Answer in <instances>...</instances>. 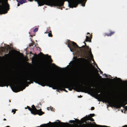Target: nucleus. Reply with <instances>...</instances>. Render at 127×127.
I'll return each mask as SVG.
<instances>
[{
    "mask_svg": "<svg viewBox=\"0 0 127 127\" xmlns=\"http://www.w3.org/2000/svg\"><path fill=\"white\" fill-rule=\"evenodd\" d=\"M0 80L3 81H0V87H3L6 86L7 87L11 83H14L17 84V87L19 88L20 86L16 83L18 81V78L10 75L9 77L4 78L0 77Z\"/></svg>",
    "mask_w": 127,
    "mask_h": 127,
    "instance_id": "f257e3e1",
    "label": "nucleus"
},
{
    "mask_svg": "<svg viewBox=\"0 0 127 127\" xmlns=\"http://www.w3.org/2000/svg\"><path fill=\"white\" fill-rule=\"evenodd\" d=\"M32 80L35 83L38 84L43 86V85L45 83L47 85V83L45 82L46 81H48V80L44 79L37 77L35 76H26L24 77L23 80V82L24 83H27L28 84H30L31 83L30 82L27 81H32Z\"/></svg>",
    "mask_w": 127,
    "mask_h": 127,
    "instance_id": "f03ea898",
    "label": "nucleus"
},
{
    "mask_svg": "<svg viewBox=\"0 0 127 127\" xmlns=\"http://www.w3.org/2000/svg\"><path fill=\"white\" fill-rule=\"evenodd\" d=\"M45 82L47 83V86L49 87H52L53 89H59L61 91L63 90L66 92H67V91L64 89L65 88V86L61 83H57L49 80H48V81H46Z\"/></svg>",
    "mask_w": 127,
    "mask_h": 127,
    "instance_id": "7ed1b4c3",
    "label": "nucleus"
},
{
    "mask_svg": "<svg viewBox=\"0 0 127 127\" xmlns=\"http://www.w3.org/2000/svg\"><path fill=\"white\" fill-rule=\"evenodd\" d=\"M103 99L106 102L111 104L113 107L117 109L120 108L123 106L122 103L119 100H114L106 97H104Z\"/></svg>",
    "mask_w": 127,
    "mask_h": 127,
    "instance_id": "20e7f679",
    "label": "nucleus"
},
{
    "mask_svg": "<svg viewBox=\"0 0 127 127\" xmlns=\"http://www.w3.org/2000/svg\"><path fill=\"white\" fill-rule=\"evenodd\" d=\"M67 46L71 52L76 51V49L78 48L81 51H83V49H81V47H79L76 43L73 41H70L67 44Z\"/></svg>",
    "mask_w": 127,
    "mask_h": 127,
    "instance_id": "39448f33",
    "label": "nucleus"
},
{
    "mask_svg": "<svg viewBox=\"0 0 127 127\" xmlns=\"http://www.w3.org/2000/svg\"><path fill=\"white\" fill-rule=\"evenodd\" d=\"M6 3L7 4V6L5 7L3 3L2 4V6L1 5V2L0 1V14L6 13L7 12V10H9V5L7 1Z\"/></svg>",
    "mask_w": 127,
    "mask_h": 127,
    "instance_id": "423d86ee",
    "label": "nucleus"
},
{
    "mask_svg": "<svg viewBox=\"0 0 127 127\" xmlns=\"http://www.w3.org/2000/svg\"><path fill=\"white\" fill-rule=\"evenodd\" d=\"M87 0H74L72 1L71 3V5L73 7H76L78 4L80 3H82L85 0V2L84 4H82V5L83 6H85V2Z\"/></svg>",
    "mask_w": 127,
    "mask_h": 127,
    "instance_id": "0eeeda50",
    "label": "nucleus"
},
{
    "mask_svg": "<svg viewBox=\"0 0 127 127\" xmlns=\"http://www.w3.org/2000/svg\"><path fill=\"white\" fill-rule=\"evenodd\" d=\"M32 113L34 115L38 114L39 115H41L44 114V112L41 111V109L39 110H37L35 108V106L33 105L32 106Z\"/></svg>",
    "mask_w": 127,
    "mask_h": 127,
    "instance_id": "6e6552de",
    "label": "nucleus"
},
{
    "mask_svg": "<svg viewBox=\"0 0 127 127\" xmlns=\"http://www.w3.org/2000/svg\"><path fill=\"white\" fill-rule=\"evenodd\" d=\"M118 80L120 81L121 85L122 87H126V104H127V80L125 81H123L120 78H118Z\"/></svg>",
    "mask_w": 127,
    "mask_h": 127,
    "instance_id": "1a4fd4ad",
    "label": "nucleus"
},
{
    "mask_svg": "<svg viewBox=\"0 0 127 127\" xmlns=\"http://www.w3.org/2000/svg\"><path fill=\"white\" fill-rule=\"evenodd\" d=\"M92 87H95L94 86L92 85L90 87H85L83 86H82V89L83 90V91L87 90L88 91H91V92H92V90H95L97 94L100 93L101 90L100 89L98 88L95 89L94 88H91Z\"/></svg>",
    "mask_w": 127,
    "mask_h": 127,
    "instance_id": "9d476101",
    "label": "nucleus"
},
{
    "mask_svg": "<svg viewBox=\"0 0 127 127\" xmlns=\"http://www.w3.org/2000/svg\"><path fill=\"white\" fill-rule=\"evenodd\" d=\"M88 120H90L92 122L94 121V120L93 118L90 116H88L87 115L81 119V121L82 124L84 122L87 124V121Z\"/></svg>",
    "mask_w": 127,
    "mask_h": 127,
    "instance_id": "9b49d317",
    "label": "nucleus"
},
{
    "mask_svg": "<svg viewBox=\"0 0 127 127\" xmlns=\"http://www.w3.org/2000/svg\"><path fill=\"white\" fill-rule=\"evenodd\" d=\"M66 88H68V89L69 91H72V89L76 90L77 88L76 82L75 80L74 81L73 83L71 86L69 85L68 87H66Z\"/></svg>",
    "mask_w": 127,
    "mask_h": 127,
    "instance_id": "f8f14e48",
    "label": "nucleus"
},
{
    "mask_svg": "<svg viewBox=\"0 0 127 127\" xmlns=\"http://www.w3.org/2000/svg\"><path fill=\"white\" fill-rule=\"evenodd\" d=\"M109 32H110L109 33H105L103 34V36L104 37H105L106 36H111L115 33V31H112L110 30H109Z\"/></svg>",
    "mask_w": 127,
    "mask_h": 127,
    "instance_id": "ddd939ff",
    "label": "nucleus"
},
{
    "mask_svg": "<svg viewBox=\"0 0 127 127\" xmlns=\"http://www.w3.org/2000/svg\"><path fill=\"white\" fill-rule=\"evenodd\" d=\"M89 34V36H86V39L85 40V41L87 42L88 41H89L90 42H91V38H92V37H90L91 36V35L90 34L89 32H88L87 34Z\"/></svg>",
    "mask_w": 127,
    "mask_h": 127,
    "instance_id": "4468645a",
    "label": "nucleus"
},
{
    "mask_svg": "<svg viewBox=\"0 0 127 127\" xmlns=\"http://www.w3.org/2000/svg\"><path fill=\"white\" fill-rule=\"evenodd\" d=\"M34 56H36L35 57H33L32 59V62L33 61H35L37 58V55L34 54Z\"/></svg>",
    "mask_w": 127,
    "mask_h": 127,
    "instance_id": "2eb2a0df",
    "label": "nucleus"
},
{
    "mask_svg": "<svg viewBox=\"0 0 127 127\" xmlns=\"http://www.w3.org/2000/svg\"><path fill=\"white\" fill-rule=\"evenodd\" d=\"M44 64L45 67L46 68H47L48 66V64L47 60H45L44 61Z\"/></svg>",
    "mask_w": 127,
    "mask_h": 127,
    "instance_id": "dca6fc26",
    "label": "nucleus"
},
{
    "mask_svg": "<svg viewBox=\"0 0 127 127\" xmlns=\"http://www.w3.org/2000/svg\"><path fill=\"white\" fill-rule=\"evenodd\" d=\"M40 54H43V55L44 56H48V58L49 59H50V61L51 62H52V59H51V56H49L48 55V54H46V55H44L43 54V53H41V52H40Z\"/></svg>",
    "mask_w": 127,
    "mask_h": 127,
    "instance_id": "f3484780",
    "label": "nucleus"
},
{
    "mask_svg": "<svg viewBox=\"0 0 127 127\" xmlns=\"http://www.w3.org/2000/svg\"><path fill=\"white\" fill-rule=\"evenodd\" d=\"M78 59L79 60H85L87 62H88V64H90L91 65H92V64H91L90 63H89L88 62V61L87 60H85V59H84V58H78Z\"/></svg>",
    "mask_w": 127,
    "mask_h": 127,
    "instance_id": "a211bd4d",
    "label": "nucleus"
},
{
    "mask_svg": "<svg viewBox=\"0 0 127 127\" xmlns=\"http://www.w3.org/2000/svg\"><path fill=\"white\" fill-rule=\"evenodd\" d=\"M84 43L85 45H83L82 46V48H85V47H86V49H89V47L88 46H87L86 45V44L85 42H84Z\"/></svg>",
    "mask_w": 127,
    "mask_h": 127,
    "instance_id": "6ab92c4d",
    "label": "nucleus"
},
{
    "mask_svg": "<svg viewBox=\"0 0 127 127\" xmlns=\"http://www.w3.org/2000/svg\"><path fill=\"white\" fill-rule=\"evenodd\" d=\"M48 36L49 37H52L53 36L52 34L51 31H49V32H48Z\"/></svg>",
    "mask_w": 127,
    "mask_h": 127,
    "instance_id": "aec40b11",
    "label": "nucleus"
},
{
    "mask_svg": "<svg viewBox=\"0 0 127 127\" xmlns=\"http://www.w3.org/2000/svg\"><path fill=\"white\" fill-rule=\"evenodd\" d=\"M89 53L91 55L92 58H93V54H92L91 49H90V50L89 51Z\"/></svg>",
    "mask_w": 127,
    "mask_h": 127,
    "instance_id": "412c9836",
    "label": "nucleus"
},
{
    "mask_svg": "<svg viewBox=\"0 0 127 127\" xmlns=\"http://www.w3.org/2000/svg\"><path fill=\"white\" fill-rule=\"evenodd\" d=\"M27 108L29 110L31 111V112L32 113V108L28 106H27Z\"/></svg>",
    "mask_w": 127,
    "mask_h": 127,
    "instance_id": "4be33fe9",
    "label": "nucleus"
},
{
    "mask_svg": "<svg viewBox=\"0 0 127 127\" xmlns=\"http://www.w3.org/2000/svg\"><path fill=\"white\" fill-rule=\"evenodd\" d=\"M50 30V27H49L47 28V30L46 31V33H47V32H49V31Z\"/></svg>",
    "mask_w": 127,
    "mask_h": 127,
    "instance_id": "5701e85b",
    "label": "nucleus"
},
{
    "mask_svg": "<svg viewBox=\"0 0 127 127\" xmlns=\"http://www.w3.org/2000/svg\"><path fill=\"white\" fill-rule=\"evenodd\" d=\"M76 122L75 120H70L69 121V122L70 123H72L75 122Z\"/></svg>",
    "mask_w": 127,
    "mask_h": 127,
    "instance_id": "b1692460",
    "label": "nucleus"
},
{
    "mask_svg": "<svg viewBox=\"0 0 127 127\" xmlns=\"http://www.w3.org/2000/svg\"><path fill=\"white\" fill-rule=\"evenodd\" d=\"M95 116V115L94 114H90V115L89 116H90V117H93L94 116Z\"/></svg>",
    "mask_w": 127,
    "mask_h": 127,
    "instance_id": "393cba45",
    "label": "nucleus"
},
{
    "mask_svg": "<svg viewBox=\"0 0 127 127\" xmlns=\"http://www.w3.org/2000/svg\"><path fill=\"white\" fill-rule=\"evenodd\" d=\"M38 30V28H36L34 29L33 31V32H37Z\"/></svg>",
    "mask_w": 127,
    "mask_h": 127,
    "instance_id": "a878e982",
    "label": "nucleus"
},
{
    "mask_svg": "<svg viewBox=\"0 0 127 127\" xmlns=\"http://www.w3.org/2000/svg\"><path fill=\"white\" fill-rule=\"evenodd\" d=\"M16 109H12V112H14L13 114H14L15 112H16Z\"/></svg>",
    "mask_w": 127,
    "mask_h": 127,
    "instance_id": "bb28decb",
    "label": "nucleus"
},
{
    "mask_svg": "<svg viewBox=\"0 0 127 127\" xmlns=\"http://www.w3.org/2000/svg\"><path fill=\"white\" fill-rule=\"evenodd\" d=\"M91 109L92 110H94L95 109V108L94 107H91Z\"/></svg>",
    "mask_w": 127,
    "mask_h": 127,
    "instance_id": "cd10ccee",
    "label": "nucleus"
},
{
    "mask_svg": "<svg viewBox=\"0 0 127 127\" xmlns=\"http://www.w3.org/2000/svg\"><path fill=\"white\" fill-rule=\"evenodd\" d=\"M74 119H75V120H76V121H78V122L80 123V120H78V119H75V118H74Z\"/></svg>",
    "mask_w": 127,
    "mask_h": 127,
    "instance_id": "c85d7f7f",
    "label": "nucleus"
},
{
    "mask_svg": "<svg viewBox=\"0 0 127 127\" xmlns=\"http://www.w3.org/2000/svg\"><path fill=\"white\" fill-rule=\"evenodd\" d=\"M124 106L125 107V111H126L127 110V106Z\"/></svg>",
    "mask_w": 127,
    "mask_h": 127,
    "instance_id": "c756f323",
    "label": "nucleus"
},
{
    "mask_svg": "<svg viewBox=\"0 0 127 127\" xmlns=\"http://www.w3.org/2000/svg\"><path fill=\"white\" fill-rule=\"evenodd\" d=\"M98 69L100 70V72L101 73V74H102L103 73V72L100 70V69L98 68Z\"/></svg>",
    "mask_w": 127,
    "mask_h": 127,
    "instance_id": "7c9ffc66",
    "label": "nucleus"
},
{
    "mask_svg": "<svg viewBox=\"0 0 127 127\" xmlns=\"http://www.w3.org/2000/svg\"><path fill=\"white\" fill-rule=\"evenodd\" d=\"M96 73L100 77V78H101V76L100 75H99V74L98 73V72H97Z\"/></svg>",
    "mask_w": 127,
    "mask_h": 127,
    "instance_id": "2f4dec72",
    "label": "nucleus"
},
{
    "mask_svg": "<svg viewBox=\"0 0 127 127\" xmlns=\"http://www.w3.org/2000/svg\"><path fill=\"white\" fill-rule=\"evenodd\" d=\"M84 55L83 54H82L81 55V56L80 57H84Z\"/></svg>",
    "mask_w": 127,
    "mask_h": 127,
    "instance_id": "473e14b6",
    "label": "nucleus"
},
{
    "mask_svg": "<svg viewBox=\"0 0 127 127\" xmlns=\"http://www.w3.org/2000/svg\"><path fill=\"white\" fill-rule=\"evenodd\" d=\"M30 82H31V83H33V80H32V81H30Z\"/></svg>",
    "mask_w": 127,
    "mask_h": 127,
    "instance_id": "72a5a7b5",
    "label": "nucleus"
},
{
    "mask_svg": "<svg viewBox=\"0 0 127 127\" xmlns=\"http://www.w3.org/2000/svg\"><path fill=\"white\" fill-rule=\"evenodd\" d=\"M6 55V56H7V57H8V56H9V54H6V55Z\"/></svg>",
    "mask_w": 127,
    "mask_h": 127,
    "instance_id": "f704fd0d",
    "label": "nucleus"
},
{
    "mask_svg": "<svg viewBox=\"0 0 127 127\" xmlns=\"http://www.w3.org/2000/svg\"><path fill=\"white\" fill-rule=\"evenodd\" d=\"M56 66V67H57L58 68H60V69H61L62 68H60V67H58V66Z\"/></svg>",
    "mask_w": 127,
    "mask_h": 127,
    "instance_id": "c9c22d12",
    "label": "nucleus"
},
{
    "mask_svg": "<svg viewBox=\"0 0 127 127\" xmlns=\"http://www.w3.org/2000/svg\"><path fill=\"white\" fill-rule=\"evenodd\" d=\"M95 65L96 67L98 68H99L97 66V65L96 64H95Z\"/></svg>",
    "mask_w": 127,
    "mask_h": 127,
    "instance_id": "e433bc0d",
    "label": "nucleus"
},
{
    "mask_svg": "<svg viewBox=\"0 0 127 127\" xmlns=\"http://www.w3.org/2000/svg\"><path fill=\"white\" fill-rule=\"evenodd\" d=\"M84 70V71L86 72V70H87V69H85V70Z\"/></svg>",
    "mask_w": 127,
    "mask_h": 127,
    "instance_id": "4c0bfd02",
    "label": "nucleus"
},
{
    "mask_svg": "<svg viewBox=\"0 0 127 127\" xmlns=\"http://www.w3.org/2000/svg\"><path fill=\"white\" fill-rule=\"evenodd\" d=\"M50 108L49 107H47V110H49Z\"/></svg>",
    "mask_w": 127,
    "mask_h": 127,
    "instance_id": "58836bf2",
    "label": "nucleus"
},
{
    "mask_svg": "<svg viewBox=\"0 0 127 127\" xmlns=\"http://www.w3.org/2000/svg\"><path fill=\"white\" fill-rule=\"evenodd\" d=\"M98 95L99 96H101V94H100Z\"/></svg>",
    "mask_w": 127,
    "mask_h": 127,
    "instance_id": "ea45409f",
    "label": "nucleus"
},
{
    "mask_svg": "<svg viewBox=\"0 0 127 127\" xmlns=\"http://www.w3.org/2000/svg\"><path fill=\"white\" fill-rule=\"evenodd\" d=\"M60 123H61V124H64V123H63V122H61Z\"/></svg>",
    "mask_w": 127,
    "mask_h": 127,
    "instance_id": "a19ab883",
    "label": "nucleus"
},
{
    "mask_svg": "<svg viewBox=\"0 0 127 127\" xmlns=\"http://www.w3.org/2000/svg\"><path fill=\"white\" fill-rule=\"evenodd\" d=\"M30 36H31V37H32L33 36H32V35H30Z\"/></svg>",
    "mask_w": 127,
    "mask_h": 127,
    "instance_id": "79ce46f5",
    "label": "nucleus"
},
{
    "mask_svg": "<svg viewBox=\"0 0 127 127\" xmlns=\"http://www.w3.org/2000/svg\"><path fill=\"white\" fill-rule=\"evenodd\" d=\"M93 61L94 62H95V61H94V59L93 60Z\"/></svg>",
    "mask_w": 127,
    "mask_h": 127,
    "instance_id": "37998d69",
    "label": "nucleus"
},
{
    "mask_svg": "<svg viewBox=\"0 0 127 127\" xmlns=\"http://www.w3.org/2000/svg\"><path fill=\"white\" fill-rule=\"evenodd\" d=\"M25 88H24L23 89H21L20 91H21V90H22L23 89H25Z\"/></svg>",
    "mask_w": 127,
    "mask_h": 127,
    "instance_id": "c03bdc74",
    "label": "nucleus"
},
{
    "mask_svg": "<svg viewBox=\"0 0 127 127\" xmlns=\"http://www.w3.org/2000/svg\"><path fill=\"white\" fill-rule=\"evenodd\" d=\"M50 109L51 110V111H52V108H50Z\"/></svg>",
    "mask_w": 127,
    "mask_h": 127,
    "instance_id": "a18cd8bd",
    "label": "nucleus"
},
{
    "mask_svg": "<svg viewBox=\"0 0 127 127\" xmlns=\"http://www.w3.org/2000/svg\"><path fill=\"white\" fill-rule=\"evenodd\" d=\"M30 54H33L32 53V52H30Z\"/></svg>",
    "mask_w": 127,
    "mask_h": 127,
    "instance_id": "49530a36",
    "label": "nucleus"
},
{
    "mask_svg": "<svg viewBox=\"0 0 127 127\" xmlns=\"http://www.w3.org/2000/svg\"><path fill=\"white\" fill-rule=\"evenodd\" d=\"M3 120H6V119H3Z\"/></svg>",
    "mask_w": 127,
    "mask_h": 127,
    "instance_id": "de8ad7c7",
    "label": "nucleus"
},
{
    "mask_svg": "<svg viewBox=\"0 0 127 127\" xmlns=\"http://www.w3.org/2000/svg\"><path fill=\"white\" fill-rule=\"evenodd\" d=\"M17 5H18V6H19V4H18Z\"/></svg>",
    "mask_w": 127,
    "mask_h": 127,
    "instance_id": "09e8293b",
    "label": "nucleus"
},
{
    "mask_svg": "<svg viewBox=\"0 0 127 127\" xmlns=\"http://www.w3.org/2000/svg\"><path fill=\"white\" fill-rule=\"evenodd\" d=\"M10 127L9 126H7V127Z\"/></svg>",
    "mask_w": 127,
    "mask_h": 127,
    "instance_id": "8fccbe9b",
    "label": "nucleus"
},
{
    "mask_svg": "<svg viewBox=\"0 0 127 127\" xmlns=\"http://www.w3.org/2000/svg\"><path fill=\"white\" fill-rule=\"evenodd\" d=\"M106 77H108V76L107 75H106Z\"/></svg>",
    "mask_w": 127,
    "mask_h": 127,
    "instance_id": "3c124183",
    "label": "nucleus"
},
{
    "mask_svg": "<svg viewBox=\"0 0 127 127\" xmlns=\"http://www.w3.org/2000/svg\"><path fill=\"white\" fill-rule=\"evenodd\" d=\"M95 70H96V71H97V69H96V68H95Z\"/></svg>",
    "mask_w": 127,
    "mask_h": 127,
    "instance_id": "603ef678",
    "label": "nucleus"
},
{
    "mask_svg": "<svg viewBox=\"0 0 127 127\" xmlns=\"http://www.w3.org/2000/svg\"><path fill=\"white\" fill-rule=\"evenodd\" d=\"M82 92H84V91H82Z\"/></svg>",
    "mask_w": 127,
    "mask_h": 127,
    "instance_id": "864d4df0",
    "label": "nucleus"
},
{
    "mask_svg": "<svg viewBox=\"0 0 127 127\" xmlns=\"http://www.w3.org/2000/svg\"><path fill=\"white\" fill-rule=\"evenodd\" d=\"M22 85V83H20V85Z\"/></svg>",
    "mask_w": 127,
    "mask_h": 127,
    "instance_id": "5fc2aeb1",
    "label": "nucleus"
},
{
    "mask_svg": "<svg viewBox=\"0 0 127 127\" xmlns=\"http://www.w3.org/2000/svg\"><path fill=\"white\" fill-rule=\"evenodd\" d=\"M82 97L80 95V97Z\"/></svg>",
    "mask_w": 127,
    "mask_h": 127,
    "instance_id": "6e6d98bb",
    "label": "nucleus"
},
{
    "mask_svg": "<svg viewBox=\"0 0 127 127\" xmlns=\"http://www.w3.org/2000/svg\"><path fill=\"white\" fill-rule=\"evenodd\" d=\"M82 97L80 95V97Z\"/></svg>",
    "mask_w": 127,
    "mask_h": 127,
    "instance_id": "4d7b16f0",
    "label": "nucleus"
},
{
    "mask_svg": "<svg viewBox=\"0 0 127 127\" xmlns=\"http://www.w3.org/2000/svg\"><path fill=\"white\" fill-rule=\"evenodd\" d=\"M27 86H28V85H27Z\"/></svg>",
    "mask_w": 127,
    "mask_h": 127,
    "instance_id": "13d9d810",
    "label": "nucleus"
},
{
    "mask_svg": "<svg viewBox=\"0 0 127 127\" xmlns=\"http://www.w3.org/2000/svg\"><path fill=\"white\" fill-rule=\"evenodd\" d=\"M94 123H95V122H94Z\"/></svg>",
    "mask_w": 127,
    "mask_h": 127,
    "instance_id": "bf43d9fd",
    "label": "nucleus"
},
{
    "mask_svg": "<svg viewBox=\"0 0 127 127\" xmlns=\"http://www.w3.org/2000/svg\"><path fill=\"white\" fill-rule=\"evenodd\" d=\"M60 80H60L59 79V80Z\"/></svg>",
    "mask_w": 127,
    "mask_h": 127,
    "instance_id": "052dcab7",
    "label": "nucleus"
},
{
    "mask_svg": "<svg viewBox=\"0 0 127 127\" xmlns=\"http://www.w3.org/2000/svg\"><path fill=\"white\" fill-rule=\"evenodd\" d=\"M60 80H60L59 79V80Z\"/></svg>",
    "mask_w": 127,
    "mask_h": 127,
    "instance_id": "680f3d73",
    "label": "nucleus"
},
{
    "mask_svg": "<svg viewBox=\"0 0 127 127\" xmlns=\"http://www.w3.org/2000/svg\"><path fill=\"white\" fill-rule=\"evenodd\" d=\"M60 80H60L59 79V80Z\"/></svg>",
    "mask_w": 127,
    "mask_h": 127,
    "instance_id": "e2e57ef3",
    "label": "nucleus"
},
{
    "mask_svg": "<svg viewBox=\"0 0 127 127\" xmlns=\"http://www.w3.org/2000/svg\"><path fill=\"white\" fill-rule=\"evenodd\" d=\"M77 91H78V92H79L77 90H76Z\"/></svg>",
    "mask_w": 127,
    "mask_h": 127,
    "instance_id": "0e129e2a",
    "label": "nucleus"
},
{
    "mask_svg": "<svg viewBox=\"0 0 127 127\" xmlns=\"http://www.w3.org/2000/svg\"><path fill=\"white\" fill-rule=\"evenodd\" d=\"M9 101V102H10V100Z\"/></svg>",
    "mask_w": 127,
    "mask_h": 127,
    "instance_id": "69168bd1",
    "label": "nucleus"
},
{
    "mask_svg": "<svg viewBox=\"0 0 127 127\" xmlns=\"http://www.w3.org/2000/svg\"><path fill=\"white\" fill-rule=\"evenodd\" d=\"M50 123H51V122H50Z\"/></svg>",
    "mask_w": 127,
    "mask_h": 127,
    "instance_id": "338daca9",
    "label": "nucleus"
}]
</instances>
